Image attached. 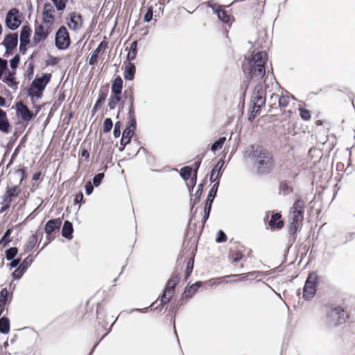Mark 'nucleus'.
<instances>
[{
    "mask_svg": "<svg viewBox=\"0 0 355 355\" xmlns=\"http://www.w3.org/2000/svg\"><path fill=\"white\" fill-rule=\"evenodd\" d=\"M267 61V54L264 51L253 52L251 57L248 58L243 64V70L250 79L259 80L266 74L265 64Z\"/></svg>",
    "mask_w": 355,
    "mask_h": 355,
    "instance_id": "1",
    "label": "nucleus"
},
{
    "mask_svg": "<svg viewBox=\"0 0 355 355\" xmlns=\"http://www.w3.org/2000/svg\"><path fill=\"white\" fill-rule=\"evenodd\" d=\"M250 155L254 159V166L259 173L269 172L273 167V160L270 153L261 147L251 146Z\"/></svg>",
    "mask_w": 355,
    "mask_h": 355,
    "instance_id": "2",
    "label": "nucleus"
},
{
    "mask_svg": "<svg viewBox=\"0 0 355 355\" xmlns=\"http://www.w3.org/2000/svg\"><path fill=\"white\" fill-rule=\"evenodd\" d=\"M304 201L302 199H297L291 208L288 214V232L290 234H295L301 228L304 218Z\"/></svg>",
    "mask_w": 355,
    "mask_h": 355,
    "instance_id": "3",
    "label": "nucleus"
},
{
    "mask_svg": "<svg viewBox=\"0 0 355 355\" xmlns=\"http://www.w3.org/2000/svg\"><path fill=\"white\" fill-rule=\"evenodd\" d=\"M318 277L315 272L309 275L303 288V298L306 300L312 299L316 292Z\"/></svg>",
    "mask_w": 355,
    "mask_h": 355,
    "instance_id": "4",
    "label": "nucleus"
},
{
    "mask_svg": "<svg viewBox=\"0 0 355 355\" xmlns=\"http://www.w3.org/2000/svg\"><path fill=\"white\" fill-rule=\"evenodd\" d=\"M346 313L340 306L331 309L327 315V322L331 326H337L345 322Z\"/></svg>",
    "mask_w": 355,
    "mask_h": 355,
    "instance_id": "5",
    "label": "nucleus"
},
{
    "mask_svg": "<svg viewBox=\"0 0 355 355\" xmlns=\"http://www.w3.org/2000/svg\"><path fill=\"white\" fill-rule=\"evenodd\" d=\"M71 44L69 34L64 26H61L57 31L55 38V46L60 50L67 49Z\"/></svg>",
    "mask_w": 355,
    "mask_h": 355,
    "instance_id": "6",
    "label": "nucleus"
},
{
    "mask_svg": "<svg viewBox=\"0 0 355 355\" xmlns=\"http://www.w3.org/2000/svg\"><path fill=\"white\" fill-rule=\"evenodd\" d=\"M268 92L261 84L256 85L251 96V104L263 106L266 101Z\"/></svg>",
    "mask_w": 355,
    "mask_h": 355,
    "instance_id": "7",
    "label": "nucleus"
},
{
    "mask_svg": "<svg viewBox=\"0 0 355 355\" xmlns=\"http://www.w3.org/2000/svg\"><path fill=\"white\" fill-rule=\"evenodd\" d=\"M6 25L10 30L17 29L21 24L19 10L17 8H12L8 11L6 17Z\"/></svg>",
    "mask_w": 355,
    "mask_h": 355,
    "instance_id": "8",
    "label": "nucleus"
},
{
    "mask_svg": "<svg viewBox=\"0 0 355 355\" xmlns=\"http://www.w3.org/2000/svg\"><path fill=\"white\" fill-rule=\"evenodd\" d=\"M62 225V220L60 218H55V219H51L49 220L44 228L45 233L46 234V239L48 240V243H45L42 248V249L52 240L54 239V236H53V233L56 231L59 230L60 226Z\"/></svg>",
    "mask_w": 355,
    "mask_h": 355,
    "instance_id": "9",
    "label": "nucleus"
},
{
    "mask_svg": "<svg viewBox=\"0 0 355 355\" xmlns=\"http://www.w3.org/2000/svg\"><path fill=\"white\" fill-rule=\"evenodd\" d=\"M51 78V73H44L42 77H37L33 80L31 87L38 90V92H42L49 83Z\"/></svg>",
    "mask_w": 355,
    "mask_h": 355,
    "instance_id": "10",
    "label": "nucleus"
},
{
    "mask_svg": "<svg viewBox=\"0 0 355 355\" xmlns=\"http://www.w3.org/2000/svg\"><path fill=\"white\" fill-rule=\"evenodd\" d=\"M18 42V36L17 33H10L7 35L3 42L6 48V53L9 54L17 46Z\"/></svg>",
    "mask_w": 355,
    "mask_h": 355,
    "instance_id": "11",
    "label": "nucleus"
},
{
    "mask_svg": "<svg viewBox=\"0 0 355 355\" xmlns=\"http://www.w3.org/2000/svg\"><path fill=\"white\" fill-rule=\"evenodd\" d=\"M16 107L17 112L20 115L22 120L29 121L33 118V113L22 102L17 103Z\"/></svg>",
    "mask_w": 355,
    "mask_h": 355,
    "instance_id": "12",
    "label": "nucleus"
},
{
    "mask_svg": "<svg viewBox=\"0 0 355 355\" xmlns=\"http://www.w3.org/2000/svg\"><path fill=\"white\" fill-rule=\"evenodd\" d=\"M68 26L70 29L73 31H78L82 28L83 18L81 15L76 12L70 14V21L68 22Z\"/></svg>",
    "mask_w": 355,
    "mask_h": 355,
    "instance_id": "13",
    "label": "nucleus"
},
{
    "mask_svg": "<svg viewBox=\"0 0 355 355\" xmlns=\"http://www.w3.org/2000/svg\"><path fill=\"white\" fill-rule=\"evenodd\" d=\"M48 33L45 31L44 27L42 25H38L35 27L33 42L35 44H38L42 40H44L47 37Z\"/></svg>",
    "mask_w": 355,
    "mask_h": 355,
    "instance_id": "14",
    "label": "nucleus"
},
{
    "mask_svg": "<svg viewBox=\"0 0 355 355\" xmlns=\"http://www.w3.org/2000/svg\"><path fill=\"white\" fill-rule=\"evenodd\" d=\"M107 47V44L105 41H102L98 46V47L92 52L91 57L89 60V64L94 65L97 63V59L98 53L101 51H104Z\"/></svg>",
    "mask_w": 355,
    "mask_h": 355,
    "instance_id": "15",
    "label": "nucleus"
},
{
    "mask_svg": "<svg viewBox=\"0 0 355 355\" xmlns=\"http://www.w3.org/2000/svg\"><path fill=\"white\" fill-rule=\"evenodd\" d=\"M15 71L7 70L4 76L2 78V81L8 84L10 87H15L17 88V85L18 83L15 81Z\"/></svg>",
    "mask_w": 355,
    "mask_h": 355,
    "instance_id": "16",
    "label": "nucleus"
},
{
    "mask_svg": "<svg viewBox=\"0 0 355 355\" xmlns=\"http://www.w3.org/2000/svg\"><path fill=\"white\" fill-rule=\"evenodd\" d=\"M224 161L223 159H220L215 166L213 168L211 171V174L210 175V181L212 182H216V180L220 177V171L223 166H224Z\"/></svg>",
    "mask_w": 355,
    "mask_h": 355,
    "instance_id": "17",
    "label": "nucleus"
},
{
    "mask_svg": "<svg viewBox=\"0 0 355 355\" xmlns=\"http://www.w3.org/2000/svg\"><path fill=\"white\" fill-rule=\"evenodd\" d=\"M123 89V80L118 76L112 82V92L114 94L120 95Z\"/></svg>",
    "mask_w": 355,
    "mask_h": 355,
    "instance_id": "18",
    "label": "nucleus"
},
{
    "mask_svg": "<svg viewBox=\"0 0 355 355\" xmlns=\"http://www.w3.org/2000/svg\"><path fill=\"white\" fill-rule=\"evenodd\" d=\"M281 217L282 216L279 213L272 214L268 222V225L271 227H275L277 229H281L284 225V222L281 220Z\"/></svg>",
    "mask_w": 355,
    "mask_h": 355,
    "instance_id": "19",
    "label": "nucleus"
},
{
    "mask_svg": "<svg viewBox=\"0 0 355 355\" xmlns=\"http://www.w3.org/2000/svg\"><path fill=\"white\" fill-rule=\"evenodd\" d=\"M19 193V189L15 186L7 189L4 196L3 202H11L12 198L17 197Z\"/></svg>",
    "mask_w": 355,
    "mask_h": 355,
    "instance_id": "20",
    "label": "nucleus"
},
{
    "mask_svg": "<svg viewBox=\"0 0 355 355\" xmlns=\"http://www.w3.org/2000/svg\"><path fill=\"white\" fill-rule=\"evenodd\" d=\"M10 124L7 119L6 113L0 109V130L3 132L9 131Z\"/></svg>",
    "mask_w": 355,
    "mask_h": 355,
    "instance_id": "21",
    "label": "nucleus"
},
{
    "mask_svg": "<svg viewBox=\"0 0 355 355\" xmlns=\"http://www.w3.org/2000/svg\"><path fill=\"white\" fill-rule=\"evenodd\" d=\"M73 232V229L71 223L68 220L64 221L62 230V236L66 239H71Z\"/></svg>",
    "mask_w": 355,
    "mask_h": 355,
    "instance_id": "22",
    "label": "nucleus"
},
{
    "mask_svg": "<svg viewBox=\"0 0 355 355\" xmlns=\"http://www.w3.org/2000/svg\"><path fill=\"white\" fill-rule=\"evenodd\" d=\"M175 293V290L173 289H168V288H164V292L161 297V303L160 306H163L168 302H170V300L172 299L173 295Z\"/></svg>",
    "mask_w": 355,
    "mask_h": 355,
    "instance_id": "23",
    "label": "nucleus"
},
{
    "mask_svg": "<svg viewBox=\"0 0 355 355\" xmlns=\"http://www.w3.org/2000/svg\"><path fill=\"white\" fill-rule=\"evenodd\" d=\"M202 283L197 282L192 284L190 287L187 288L183 293V297L186 298H191L196 291V290L201 286Z\"/></svg>",
    "mask_w": 355,
    "mask_h": 355,
    "instance_id": "24",
    "label": "nucleus"
},
{
    "mask_svg": "<svg viewBox=\"0 0 355 355\" xmlns=\"http://www.w3.org/2000/svg\"><path fill=\"white\" fill-rule=\"evenodd\" d=\"M137 123H132L130 122L129 126L126 128L123 132L122 136L127 139V141H130L132 137L133 136L136 130Z\"/></svg>",
    "mask_w": 355,
    "mask_h": 355,
    "instance_id": "25",
    "label": "nucleus"
},
{
    "mask_svg": "<svg viewBox=\"0 0 355 355\" xmlns=\"http://www.w3.org/2000/svg\"><path fill=\"white\" fill-rule=\"evenodd\" d=\"M47 6H50V4L45 5L44 10L43 11L44 21L45 23L51 24L54 19V10L52 8H47Z\"/></svg>",
    "mask_w": 355,
    "mask_h": 355,
    "instance_id": "26",
    "label": "nucleus"
},
{
    "mask_svg": "<svg viewBox=\"0 0 355 355\" xmlns=\"http://www.w3.org/2000/svg\"><path fill=\"white\" fill-rule=\"evenodd\" d=\"M202 188H203L202 184H198L197 191H196L195 194L191 196V203L192 204L191 209H193V207L197 203L199 202L200 196L202 193Z\"/></svg>",
    "mask_w": 355,
    "mask_h": 355,
    "instance_id": "27",
    "label": "nucleus"
},
{
    "mask_svg": "<svg viewBox=\"0 0 355 355\" xmlns=\"http://www.w3.org/2000/svg\"><path fill=\"white\" fill-rule=\"evenodd\" d=\"M31 29L27 26H24L21 28L20 32V40L24 43H29V37L31 35Z\"/></svg>",
    "mask_w": 355,
    "mask_h": 355,
    "instance_id": "28",
    "label": "nucleus"
},
{
    "mask_svg": "<svg viewBox=\"0 0 355 355\" xmlns=\"http://www.w3.org/2000/svg\"><path fill=\"white\" fill-rule=\"evenodd\" d=\"M137 53V42L134 41L130 44V49L127 55V58L129 61L135 59Z\"/></svg>",
    "mask_w": 355,
    "mask_h": 355,
    "instance_id": "29",
    "label": "nucleus"
},
{
    "mask_svg": "<svg viewBox=\"0 0 355 355\" xmlns=\"http://www.w3.org/2000/svg\"><path fill=\"white\" fill-rule=\"evenodd\" d=\"M136 71V67L134 64L129 63L128 67L124 71V78L126 80H132L134 79V76Z\"/></svg>",
    "mask_w": 355,
    "mask_h": 355,
    "instance_id": "30",
    "label": "nucleus"
},
{
    "mask_svg": "<svg viewBox=\"0 0 355 355\" xmlns=\"http://www.w3.org/2000/svg\"><path fill=\"white\" fill-rule=\"evenodd\" d=\"M10 331V322L6 317L0 318V332L6 334Z\"/></svg>",
    "mask_w": 355,
    "mask_h": 355,
    "instance_id": "31",
    "label": "nucleus"
},
{
    "mask_svg": "<svg viewBox=\"0 0 355 355\" xmlns=\"http://www.w3.org/2000/svg\"><path fill=\"white\" fill-rule=\"evenodd\" d=\"M107 98V94L105 92L101 91L98 94V99L96 102L94 104V106L93 107V110H98L103 103L105 101Z\"/></svg>",
    "mask_w": 355,
    "mask_h": 355,
    "instance_id": "32",
    "label": "nucleus"
},
{
    "mask_svg": "<svg viewBox=\"0 0 355 355\" xmlns=\"http://www.w3.org/2000/svg\"><path fill=\"white\" fill-rule=\"evenodd\" d=\"M179 277L178 275L173 274L171 278L168 280L165 288L175 290V286L179 282Z\"/></svg>",
    "mask_w": 355,
    "mask_h": 355,
    "instance_id": "33",
    "label": "nucleus"
},
{
    "mask_svg": "<svg viewBox=\"0 0 355 355\" xmlns=\"http://www.w3.org/2000/svg\"><path fill=\"white\" fill-rule=\"evenodd\" d=\"M268 94H270V97L268 100V103L271 108H276L277 105H278V98H279L280 95L270 93V91H268Z\"/></svg>",
    "mask_w": 355,
    "mask_h": 355,
    "instance_id": "34",
    "label": "nucleus"
},
{
    "mask_svg": "<svg viewBox=\"0 0 355 355\" xmlns=\"http://www.w3.org/2000/svg\"><path fill=\"white\" fill-rule=\"evenodd\" d=\"M121 97L119 95L114 94L111 95L109 98L108 107L110 110H114L116 105L120 102Z\"/></svg>",
    "mask_w": 355,
    "mask_h": 355,
    "instance_id": "35",
    "label": "nucleus"
},
{
    "mask_svg": "<svg viewBox=\"0 0 355 355\" xmlns=\"http://www.w3.org/2000/svg\"><path fill=\"white\" fill-rule=\"evenodd\" d=\"M37 242V236L35 234H33L28 239L27 243L25 245L26 251H31Z\"/></svg>",
    "mask_w": 355,
    "mask_h": 355,
    "instance_id": "36",
    "label": "nucleus"
},
{
    "mask_svg": "<svg viewBox=\"0 0 355 355\" xmlns=\"http://www.w3.org/2000/svg\"><path fill=\"white\" fill-rule=\"evenodd\" d=\"M18 249L15 247L8 248L5 252L6 259L8 261L12 260L15 257L17 254Z\"/></svg>",
    "mask_w": 355,
    "mask_h": 355,
    "instance_id": "37",
    "label": "nucleus"
},
{
    "mask_svg": "<svg viewBox=\"0 0 355 355\" xmlns=\"http://www.w3.org/2000/svg\"><path fill=\"white\" fill-rule=\"evenodd\" d=\"M225 141L226 138L225 137H220L211 145V150L214 153L216 150L220 149L224 145Z\"/></svg>",
    "mask_w": 355,
    "mask_h": 355,
    "instance_id": "38",
    "label": "nucleus"
},
{
    "mask_svg": "<svg viewBox=\"0 0 355 355\" xmlns=\"http://www.w3.org/2000/svg\"><path fill=\"white\" fill-rule=\"evenodd\" d=\"M191 168L190 166H184L180 169V176L185 180H189L191 175Z\"/></svg>",
    "mask_w": 355,
    "mask_h": 355,
    "instance_id": "39",
    "label": "nucleus"
},
{
    "mask_svg": "<svg viewBox=\"0 0 355 355\" xmlns=\"http://www.w3.org/2000/svg\"><path fill=\"white\" fill-rule=\"evenodd\" d=\"M218 18L224 23H228L230 20V16L228 15L224 10H217L216 11Z\"/></svg>",
    "mask_w": 355,
    "mask_h": 355,
    "instance_id": "40",
    "label": "nucleus"
},
{
    "mask_svg": "<svg viewBox=\"0 0 355 355\" xmlns=\"http://www.w3.org/2000/svg\"><path fill=\"white\" fill-rule=\"evenodd\" d=\"M12 232V229H8L2 236L0 243L3 245V247H6L9 243L11 241L10 239V236Z\"/></svg>",
    "mask_w": 355,
    "mask_h": 355,
    "instance_id": "41",
    "label": "nucleus"
},
{
    "mask_svg": "<svg viewBox=\"0 0 355 355\" xmlns=\"http://www.w3.org/2000/svg\"><path fill=\"white\" fill-rule=\"evenodd\" d=\"M299 112H300V116L302 120H304V121L311 120V113L309 110L303 108V107H300Z\"/></svg>",
    "mask_w": 355,
    "mask_h": 355,
    "instance_id": "42",
    "label": "nucleus"
},
{
    "mask_svg": "<svg viewBox=\"0 0 355 355\" xmlns=\"http://www.w3.org/2000/svg\"><path fill=\"white\" fill-rule=\"evenodd\" d=\"M289 103V96L288 95H281L278 98V107L285 108Z\"/></svg>",
    "mask_w": 355,
    "mask_h": 355,
    "instance_id": "43",
    "label": "nucleus"
},
{
    "mask_svg": "<svg viewBox=\"0 0 355 355\" xmlns=\"http://www.w3.org/2000/svg\"><path fill=\"white\" fill-rule=\"evenodd\" d=\"M25 272L26 271L19 266L17 268L12 272V276L15 279H19L21 278Z\"/></svg>",
    "mask_w": 355,
    "mask_h": 355,
    "instance_id": "44",
    "label": "nucleus"
},
{
    "mask_svg": "<svg viewBox=\"0 0 355 355\" xmlns=\"http://www.w3.org/2000/svg\"><path fill=\"white\" fill-rule=\"evenodd\" d=\"M104 176V173H99L96 174L92 180L93 185L96 187H98L101 184L102 180L103 179Z\"/></svg>",
    "mask_w": 355,
    "mask_h": 355,
    "instance_id": "45",
    "label": "nucleus"
},
{
    "mask_svg": "<svg viewBox=\"0 0 355 355\" xmlns=\"http://www.w3.org/2000/svg\"><path fill=\"white\" fill-rule=\"evenodd\" d=\"M55 6L57 10H63L66 7L67 0H51Z\"/></svg>",
    "mask_w": 355,
    "mask_h": 355,
    "instance_id": "46",
    "label": "nucleus"
},
{
    "mask_svg": "<svg viewBox=\"0 0 355 355\" xmlns=\"http://www.w3.org/2000/svg\"><path fill=\"white\" fill-rule=\"evenodd\" d=\"M113 126V123L111 119L106 118L103 122V131L108 132L111 130Z\"/></svg>",
    "mask_w": 355,
    "mask_h": 355,
    "instance_id": "47",
    "label": "nucleus"
},
{
    "mask_svg": "<svg viewBox=\"0 0 355 355\" xmlns=\"http://www.w3.org/2000/svg\"><path fill=\"white\" fill-rule=\"evenodd\" d=\"M33 259L30 256L27 257L24 260L21 262L20 261V264L19 265L21 268H22L25 271L28 269V268L32 263Z\"/></svg>",
    "mask_w": 355,
    "mask_h": 355,
    "instance_id": "48",
    "label": "nucleus"
},
{
    "mask_svg": "<svg viewBox=\"0 0 355 355\" xmlns=\"http://www.w3.org/2000/svg\"><path fill=\"white\" fill-rule=\"evenodd\" d=\"M128 119L130 122L137 123L136 117L135 115L134 105H130L128 110Z\"/></svg>",
    "mask_w": 355,
    "mask_h": 355,
    "instance_id": "49",
    "label": "nucleus"
},
{
    "mask_svg": "<svg viewBox=\"0 0 355 355\" xmlns=\"http://www.w3.org/2000/svg\"><path fill=\"white\" fill-rule=\"evenodd\" d=\"M19 60H20L19 55L17 54L14 56V58H12L10 60V67L12 69H15L18 67Z\"/></svg>",
    "mask_w": 355,
    "mask_h": 355,
    "instance_id": "50",
    "label": "nucleus"
},
{
    "mask_svg": "<svg viewBox=\"0 0 355 355\" xmlns=\"http://www.w3.org/2000/svg\"><path fill=\"white\" fill-rule=\"evenodd\" d=\"M227 236L223 230H219L217 233V236L216 238V243H223L226 241Z\"/></svg>",
    "mask_w": 355,
    "mask_h": 355,
    "instance_id": "51",
    "label": "nucleus"
},
{
    "mask_svg": "<svg viewBox=\"0 0 355 355\" xmlns=\"http://www.w3.org/2000/svg\"><path fill=\"white\" fill-rule=\"evenodd\" d=\"M153 8L151 6L148 7L147 9V12L144 15V21L150 22L153 18Z\"/></svg>",
    "mask_w": 355,
    "mask_h": 355,
    "instance_id": "52",
    "label": "nucleus"
},
{
    "mask_svg": "<svg viewBox=\"0 0 355 355\" xmlns=\"http://www.w3.org/2000/svg\"><path fill=\"white\" fill-rule=\"evenodd\" d=\"M216 193H215L214 191H212L210 190L208 193L205 205L212 206V203H213L214 199L215 198V197L216 196Z\"/></svg>",
    "mask_w": 355,
    "mask_h": 355,
    "instance_id": "53",
    "label": "nucleus"
},
{
    "mask_svg": "<svg viewBox=\"0 0 355 355\" xmlns=\"http://www.w3.org/2000/svg\"><path fill=\"white\" fill-rule=\"evenodd\" d=\"M41 93L42 92H38V90H36L35 89H33L32 87H30L28 91V95L31 98L35 96L37 98H40L42 95Z\"/></svg>",
    "mask_w": 355,
    "mask_h": 355,
    "instance_id": "54",
    "label": "nucleus"
},
{
    "mask_svg": "<svg viewBox=\"0 0 355 355\" xmlns=\"http://www.w3.org/2000/svg\"><path fill=\"white\" fill-rule=\"evenodd\" d=\"M262 106H259L258 105H253L250 103V107L249 109V112H252L254 115H257L259 114V110Z\"/></svg>",
    "mask_w": 355,
    "mask_h": 355,
    "instance_id": "55",
    "label": "nucleus"
},
{
    "mask_svg": "<svg viewBox=\"0 0 355 355\" xmlns=\"http://www.w3.org/2000/svg\"><path fill=\"white\" fill-rule=\"evenodd\" d=\"M121 123L119 121L116 122L114 128V137H119L121 135Z\"/></svg>",
    "mask_w": 355,
    "mask_h": 355,
    "instance_id": "56",
    "label": "nucleus"
},
{
    "mask_svg": "<svg viewBox=\"0 0 355 355\" xmlns=\"http://www.w3.org/2000/svg\"><path fill=\"white\" fill-rule=\"evenodd\" d=\"M200 164H201V160H199V161L196 162L193 164L195 180H193V179L191 180V181L193 182V185H195L196 182L197 171L200 166Z\"/></svg>",
    "mask_w": 355,
    "mask_h": 355,
    "instance_id": "57",
    "label": "nucleus"
},
{
    "mask_svg": "<svg viewBox=\"0 0 355 355\" xmlns=\"http://www.w3.org/2000/svg\"><path fill=\"white\" fill-rule=\"evenodd\" d=\"M211 209V205H205V209H204V217H203L205 221H206L209 218Z\"/></svg>",
    "mask_w": 355,
    "mask_h": 355,
    "instance_id": "58",
    "label": "nucleus"
},
{
    "mask_svg": "<svg viewBox=\"0 0 355 355\" xmlns=\"http://www.w3.org/2000/svg\"><path fill=\"white\" fill-rule=\"evenodd\" d=\"M93 190H94V187H93V185L92 184V183L90 182H87L86 184H85V193L87 196H89L93 192Z\"/></svg>",
    "mask_w": 355,
    "mask_h": 355,
    "instance_id": "59",
    "label": "nucleus"
},
{
    "mask_svg": "<svg viewBox=\"0 0 355 355\" xmlns=\"http://www.w3.org/2000/svg\"><path fill=\"white\" fill-rule=\"evenodd\" d=\"M193 267V259H191L188 262L187 267L186 269L187 277H188V276L191 273Z\"/></svg>",
    "mask_w": 355,
    "mask_h": 355,
    "instance_id": "60",
    "label": "nucleus"
},
{
    "mask_svg": "<svg viewBox=\"0 0 355 355\" xmlns=\"http://www.w3.org/2000/svg\"><path fill=\"white\" fill-rule=\"evenodd\" d=\"M9 70L8 69V62L6 60L1 58L0 60V71H6Z\"/></svg>",
    "mask_w": 355,
    "mask_h": 355,
    "instance_id": "61",
    "label": "nucleus"
},
{
    "mask_svg": "<svg viewBox=\"0 0 355 355\" xmlns=\"http://www.w3.org/2000/svg\"><path fill=\"white\" fill-rule=\"evenodd\" d=\"M11 262L10 263L9 266L11 268H16L19 266L20 264L21 259H13L12 260H10Z\"/></svg>",
    "mask_w": 355,
    "mask_h": 355,
    "instance_id": "62",
    "label": "nucleus"
},
{
    "mask_svg": "<svg viewBox=\"0 0 355 355\" xmlns=\"http://www.w3.org/2000/svg\"><path fill=\"white\" fill-rule=\"evenodd\" d=\"M83 198H84V196H83V194L82 192H79L76 196V198L74 199V202L75 203H79V202H81L83 201Z\"/></svg>",
    "mask_w": 355,
    "mask_h": 355,
    "instance_id": "63",
    "label": "nucleus"
},
{
    "mask_svg": "<svg viewBox=\"0 0 355 355\" xmlns=\"http://www.w3.org/2000/svg\"><path fill=\"white\" fill-rule=\"evenodd\" d=\"M1 299H3L6 301H7L8 295V290L4 288L1 291Z\"/></svg>",
    "mask_w": 355,
    "mask_h": 355,
    "instance_id": "64",
    "label": "nucleus"
}]
</instances>
